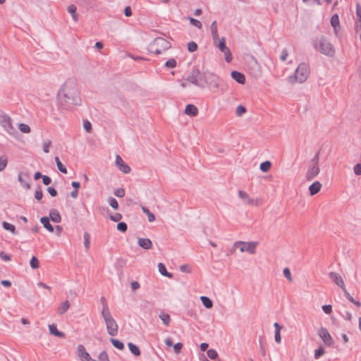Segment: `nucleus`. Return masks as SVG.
<instances>
[{"label":"nucleus","instance_id":"nucleus-1","mask_svg":"<svg viewBox=\"0 0 361 361\" xmlns=\"http://www.w3.org/2000/svg\"><path fill=\"white\" fill-rule=\"evenodd\" d=\"M58 99L61 105H79L81 99L77 84L72 80L66 81L58 92Z\"/></svg>","mask_w":361,"mask_h":361},{"label":"nucleus","instance_id":"nucleus-2","mask_svg":"<svg viewBox=\"0 0 361 361\" xmlns=\"http://www.w3.org/2000/svg\"><path fill=\"white\" fill-rule=\"evenodd\" d=\"M309 75V66L302 62L298 66L294 73L288 77V82L290 84L303 83L307 80Z\"/></svg>","mask_w":361,"mask_h":361},{"label":"nucleus","instance_id":"nucleus-3","mask_svg":"<svg viewBox=\"0 0 361 361\" xmlns=\"http://www.w3.org/2000/svg\"><path fill=\"white\" fill-rule=\"evenodd\" d=\"M171 47L169 41L163 37L155 38L148 46V51L156 55H159L165 52Z\"/></svg>","mask_w":361,"mask_h":361},{"label":"nucleus","instance_id":"nucleus-4","mask_svg":"<svg viewBox=\"0 0 361 361\" xmlns=\"http://www.w3.org/2000/svg\"><path fill=\"white\" fill-rule=\"evenodd\" d=\"M313 47L326 56H331L335 52L333 45L324 37L316 39L313 42Z\"/></svg>","mask_w":361,"mask_h":361},{"label":"nucleus","instance_id":"nucleus-5","mask_svg":"<svg viewBox=\"0 0 361 361\" xmlns=\"http://www.w3.org/2000/svg\"><path fill=\"white\" fill-rule=\"evenodd\" d=\"M106 326L108 334L111 336H115L118 334V326L116 320L112 317L111 313L102 315Z\"/></svg>","mask_w":361,"mask_h":361},{"label":"nucleus","instance_id":"nucleus-6","mask_svg":"<svg viewBox=\"0 0 361 361\" xmlns=\"http://www.w3.org/2000/svg\"><path fill=\"white\" fill-rule=\"evenodd\" d=\"M0 125L10 135H13L16 132L11 117L1 110H0Z\"/></svg>","mask_w":361,"mask_h":361},{"label":"nucleus","instance_id":"nucleus-7","mask_svg":"<svg viewBox=\"0 0 361 361\" xmlns=\"http://www.w3.org/2000/svg\"><path fill=\"white\" fill-rule=\"evenodd\" d=\"M257 245V242L237 241L234 243V247L238 248L241 252H247L250 254H254Z\"/></svg>","mask_w":361,"mask_h":361},{"label":"nucleus","instance_id":"nucleus-8","mask_svg":"<svg viewBox=\"0 0 361 361\" xmlns=\"http://www.w3.org/2000/svg\"><path fill=\"white\" fill-rule=\"evenodd\" d=\"M204 78L205 81L214 92L220 89L222 80L217 75L212 73H208L205 75Z\"/></svg>","mask_w":361,"mask_h":361},{"label":"nucleus","instance_id":"nucleus-9","mask_svg":"<svg viewBox=\"0 0 361 361\" xmlns=\"http://www.w3.org/2000/svg\"><path fill=\"white\" fill-rule=\"evenodd\" d=\"M202 75L200 71L197 68H193L188 76L187 80L197 87H203L204 85L202 82Z\"/></svg>","mask_w":361,"mask_h":361},{"label":"nucleus","instance_id":"nucleus-10","mask_svg":"<svg viewBox=\"0 0 361 361\" xmlns=\"http://www.w3.org/2000/svg\"><path fill=\"white\" fill-rule=\"evenodd\" d=\"M318 335L327 346L330 347L334 345V340L326 328L321 327L318 331Z\"/></svg>","mask_w":361,"mask_h":361},{"label":"nucleus","instance_id":"nucleus-11","mask_svg":"<svg viewBox=\"0 0 361 361\" xmlns=\"http://www.w3.org/2000/svg\"><path fill=\"white\" fill-rule=\"evenodd\" d=\"M238 196L245 204L258 206L259 204L258 199H253L250 197V195L243 190L238 191Z\"/></svg>","mask_w":361,"mask_h":361},{"label":"nucleus","instance_id":"nucleus-12","mask_svg":"<svg viewBox=\"0 0 361 361\" xmlns=\"http://www.w3.org/2000/svg\"><path fill=\"white\" fill-rule=\"evenodd\" d=\"M115 163L121 171L124 173H130V167L123 161V159L119 155H116Z\"/></svg>","mask_w":361,"mask_h":361},{"label":"nucleus","instance_id":"nucleus-13","mask_svg":"<svg viewBox=\"0 0 361 361\" xmlns=\"http://www.w3.org/2000/svg\"><path fill=\"white\" fill-rule=\"evenodd\" d=\"M329 276L338 286L341 289H344L345 283L339 274L331 271L329 274Z\"/></svg>","mask_w":361,"mask_h":361},{"label":"nucleus","instance_id":"nucleus-14","mask_svg":"<svg viewBox=\"0 0 361 361\" xmlns=\"http://www.w3.org/2000/svg\"><path fill=\"white\" fill-rule=\"evenodd\" d=\"M320 169L318 165H312L307 170L306 173V178L307 180H311L314 178L319 173Z\"/></svg>","mask_w":361,"mask_h":361},{"label":"nucleus","instance_id":"nucleus-15","mask_svg":"<svg viewBox=\"0 0 361 361\" xmlns=\"http://www.w3.org/2000/svg\"><path fill=\"white\" fill-rule=\"evenodd\" d=\"M231 75V78L239 84H244L245 82V77L243 73L237 71H233Z\"/></svg>","mask_w":361,"mask_h":361},{"label":"nucleus","instance_id":"nucleus-16","mask_svg":"<svg viewBox=\"0 0 361 361\" xmlns=\"http://www.w3.org/2000/svg\"><path fill=\"white\" fill-rule=\"evenodd\" d=\"M137 244L140 247L145 250H149L152 246V243L150 239L149 238H139L137 241Z\"/></svg>","mask_w":361,"mask_h":361},{"label":"nucleus","instance_id":"nucleus-17","mask_svg":"<svg viewBox=\"0 0 361 361\" xmlns=\"http://www.w3.org/2000/svg\"><path fill=\"white\" fill-rule=\"evenodd\" d=\"M78 355L82 361H85L89 357L90 354L87 352L85 348L82 344L78 346Z\"/></svg>","mask_w":361,"mask_h":361},{"label":"nucleus","instance_id":"nucleus-18","mask_svg":"<svg viewBox=\"0 0 361 361\" xmlns=\"http://www.w3.org/2000/svg\"><path fill=\"white\" fill-rule=\"evenodd\" d=\"M49 219L54 223H59L61 221V215L56 209H51L50 210Z\"/></svg>","mask_w":361,"mask_h":361},{"label":"nucleus","instance_id":"nucleus-19","mask_svg":"<svg viewBox=\"0 0 361 361\" xmlns=\"http://www.w3.org/2000/svg\"><path fill=\"white\" fill-rule=\"evenodd\" d=\"M322 184L319 181H315L309 186V191L311 195H314L319 192Z\"/></svg>","mask_w":361,"mask_h":361},{"label":"nucleus","instance_id":"nucleus-20","mask_svg":"<svg viewBox=\"0 0 361 361\" xmlns=\"http://www.w3.org/2000/svg\"><path fill=\"white\" fill-rule=\"evenodd\" d=\"M49 330L51 334L59 338H63L65 336V334L63 332L58 330L56 326L54 324L49 325Z\"/></svg>","mask_w":361,"mask_h":361},{"label":"nucleus","instance_id":"nucleus-21","mask_svg":"<svg viewBox=\"0 0 361 361\" xmlns=\"http://www.w3.org/2000/svg\"><path fill=\"white\" fill-rule=\"evenodd\" d=\"M185 113L189 116H196L198 113L197 108L191 104H187L185 109Z\"/></svg>","mask_w":361,"mask_h":361},{"label":"nucleus","instance_id":"nucleus-22","mask_svg":"<svg viewBox=\"0 0 361 361\" xmlns=\"http://www.w3.org/2000/svg\"><path fill=\"white\" fill-rule=\"evenodd\" d=\"M40 222L42 224L43 226L49 232L54 231V227L50 223V219L47 216H42L40 219Z\"/></svg>","mask_w":361,"mask_h":361},{"label":"nucleus","instance_id":"nucleus-23","mask_svg":"<svg viewBox=\"0 0 361 361\" xmlns=\"http://www.w3.org/2000/svg\"><path fill=\"white\" fill-rule=\"evenodd\" d=\"M158 270L159 273L164 276L168 277L169 279H171L173 277V274L169 272L166 270L165 265L161 262L158 264Z\"/></svg>","mask_w":361,"mask_h":361},{"label":"nucleus","instance_id":"nucleus-24","mask_svg":"<svg viewBox=\"0 0 361 361\" xmlns=\"http://www.w3.org/2000/svg\"><path fill=\"white\" fill-rule=\"evenodd\" d=\"M100 302H101L102 306V311H101L102 315L111 313L110 310H109V306H108V304H107V301H106V298L104 297H103V296L101 297Z\"/></svg>","mask_w":361,"mask_h":361},{"label":"nucleus","instance_id":"nucleus-25","mask_svg":"<svg viewBox=\"0 0 361 361\" xmlns=\"http://www.w3.org/2000/svg\"><path fill=\"white\" fill-rule=\"evenodd\" d=\"M128 346L130 353L135 356H139L140 355V350L139 348L134 343L129 342Z\"/></svg>","mask_w":361,"mask_h":361},{"label":"nucleus","instance_id":"nucleus-26","mask_svg":"<svg viewBox=\"0 0 361 361\" xmlns=\"http://www.w3.org/2000/svg\"><path fill=\"white\" fill-rule=\"evenodd\" d=\"M69 307L70 302H68V300L63 302L58 308V313L59 314H63L68 310Z\"/></svg>","mask_w":361,"mask_h":361},{"label":"nucleus","instance_id":"nucleus-27","mask_svg":"<svg viewBox=\"0 0 361 361\" xmlns=\"http://www.w3.org/2000/svg\"><path fill=\"white\" fill-rule=\"evenodd\" d=\"M200 300L202 305L207 309L212 308L213 306V302L212 300L207 296H201Z\"/></svg>","mask_w":361,"mask_h":361},{"label":"nucleus","instance_id":"nucleus-28","mask_svg":"<svg viewBox=\"0 0 361 361\" xmlns=\"http://www.w3.org/2000/svg\"><path fill=\"white\" fill-rule=\"evenodd\" d=\"M54 159L59 171L62 173L66 174L68 173L67 169L66 166L61 162L59 158L58 157H55Z\"/></svg>","mask_w":361,"mask_h":361},{"label":"nucleus","instance_id":"nucleus-29","mask_svg":"<svg viewBox=\"0 0 361 361\" xmlns=\"http://www.w3.org/2000/svg\"><path fill=\"white\" fill-rule=\"evenodd\" d=\"M2 227L5 230H6V231H9L13 234H16V233L15 226L11 224H10V223H8V222L3 221L2 222Z\"/></svg>","mask_w":361,"mask_h":361},{"label":"nucleus","instance_id":"nucleus-30","mask_svg":"<svg viewBox=\"0 0 361 361\" xmlns=\"http://www.w3.org/2000/svg\"><path fill=\"white\" fill-rule=\"evenodd\" d=\"M159 318L161 319V320L162 321L163 324L166 326H168L169 325L170 322H171V317H170V315L168 313L162 312L159 315Z\"/></svg>","mask_w":361,"mask_h":361},{"label":"nucleus","instance_id":"nucleus-31","mask_svg":"<svg viewBox=\"0 0 361 361\" xmlns=\"http://www.w3.org/2000/svg\"><path fill=\"white\" fill-rule=\"evenodd\" d=\"M331 25L336 30L338 27L340 25L339 23V17L337 14H334L331 18Z\"/></svg>","mask_w":361,"mask_h":361},{"label":"nucleus","instance_id":"nucleus-32","mask_svg":"<svg viewBox=\"0 0 361 361\" xmlns=\"http://www.w3.org/2000/svg\"><path fill=\"white\" fill-rule=\"evenodd\" d=\"M215 45L219 49V50L221 52L224 51L228 49V47L226 45V39L224 37H221Z\"/></svg>","mask_w":361,"mask_h":361},{"label":"nucleus","instance_id":"nucleus-33","mask_svg":"<svg viewBox=\"0 0 361 361\" xmlns=\"http://www.w3.org/2000/svg\"><path fill=\"white\" fill-rule=\"evenodd\" d=\"M110 341L116 348L118 350H123L124 348V344L122 341L116 338H111Z\"/></svg>","mask_w":361,"mask_h":361},{"label":"nucleus","instance_id":"nucleus-34","mask_svg":"<svg viewBox=\"0 0 361 361\" xmlns=\"http://www.w3.org/2000/svg\"><path fill=\"white\" fill-rule=\"evenodd\" d=\"M271 166V163L269 161H265L260 164L259 169L262 172H267Z\"/></svg>","mask_w":361,"mask_h":361},{"label":"nucleus","instance_id":"nucleus-35","mask_svg":"<svg viewBox=\"0 0 361 361\" xmlns=\"http://www.w3.org/2000/svg\"><path fill=\"white\" fill-rule=\"evenodd\" d=\"M142 211L147 216V219L149 222H153L155 221V216L154 214L150 212V211L147 207H142Z\"/></svg>","mask_w":361,"mask_h":361},{"label":"nucleus","instance_id":"nucleus-36","mask_svg":"<svg viewBox=\"0 0 361 361\" xmlns=\"http://www.w3.org/2000/svg\"><path fill=\"white\" fill-rule=\"evenodd\" d=\"M207 355L211 360H216L219 356L217 351L214 349H209Z\"/></svg>","mask_w":361,"mask_h":361},{"label":"nucleus","instance_id":"nucleus-37","mask_svg":"<svg viewBox=\"0 0 361 361\" xmlns=\"http://www.w3.org/2000/svg\"><path fill=\"white\" fill-rule=\"evenodd\" d=\"M108 202L109 205L114 209H118L119 207L118 201L114 197H109L108 200Z\"/></svg>","mask_w":361,"mask_h":361},{"label":"nucleus","instance_id":"nucleus-38","mask_svg":"<svg viewBox=\"0 0 361 361\" xmlns=\"http://www.w3.org/2000/svg\"><path fill=\"white\" fill-rule=\"evenodd\" d=\"M188 19L191 25L199 29L202 28V24L199 20H197L192 17H189Z\"/></svg>","mask_w":361,"mask_h":361},{"label":"nucleus","instance_id":"nucleus-39","mask_svg":"<svg viewBox=\"0 0 361 361\" xmlns=\"http://www.w3.org/2000/svg\"><path fill=\"white\" fill-rule=\"evenodd\" d=\"M177 66V62L175 59H170L165 63V66L169 68H173Z\"/></svg>","mask_w":361,"mask_h":361},{"label":"nucleus","instance_id":"nucleus-40","mask_svg":"<svg viewBox=\"0 0 361 361\" xmlns=\"http://www.w3.org/2000/svg\"><path fill=\"white\" fill-rule=\"evenodd\" d=\"M84 245L86 250H88L90 245V235L88 233L85 232L83 235Z\"/></svg>","mask_w":361,"mask_h":361},{"label":"nucleus","instance_id":"nucleus-41","mask_svg":"<svg viewBox=\"0 0 361 361\" xmlns=\"http://www.w3.org/2000/svg\"><path fill=\"white\" fill-rule=\"evenodd\" d=\"M18 128L23 133H29L30 132V127L25 123H20Z\"/></svg>","mask_w":361,"mask_h":361},{"label":"nucleus","instance_id":"nucleus-42","mask_svg":"<svg viewBox=\"0 0 361 361\" xmlns=\"http://www.w3.org/2000/svg\"><path fill=\"white\" fill-rule=\"evenodd\" d=\"M116 228L118 231H119L122 233H124L128 229V225L126 223H125L123 221L118 222V224H117Z\"/></svg>","mask_w":361,"mask_h":361},{"label":"nucleus","instance_id":"nucleus-43","mask_svg":"<svg viewBox=\"0 0 361 361\" xmlns=\"http://www.w3.org/2000/svg\"><path fill=\"white\" fill-rule=\"evenodd\" d=\"M325 353L324 348L323 347H319V348L316 349L314 350V358L319 359L320 357H322Z\"/></svg>","mask_w":361,"mask_h":361},{"label":"nucleus","instance_id":"nucleus-44","mask_svg":"<svg viewBox=\"0 0 361 361\" xmlns=\"http://www.w3.org/2000/svg\"><path fill=\"white\" fill-rule=\"evenodd\" d=\"M7 163L8 159L6 157L2 156L0 157V172L6 168Z\"/></svg>","mask_w":361,"mask_h":361},{"label":"nucleus","instance_id":"nucleus-45","mask_svg":"<svg viewBox=\"0 0 361 361\" xmlns=\"http://www.w3.org/2000/svg\"><path fill=\"white\" fill-rule=\"evenodd\" d=\"M246 112V108L243 105H238L235 109V114L238 116H242Z\"/></svg>","mask_w":361,"mask_h":361},{"label":"nucleus","instance_id":"nucleus-46","mask_svg":"<svg viewBox=\"0 0 361 361\" xmlns=\"http://www.w3.org/2000/svg\"><path fill=\"white\" fill-rule=\"evenodd\" d=\"M122 218L123 216L120 213H116L109 216V219L114 222H119Z\"/></svg>","mask_w":361,"mask_h":361},{"label":"nucleus","instance_id":"nucleus-47","mask_svg":"<svg viewBox=\"0 0 361 361\" xmlns=\"http://www.w3.org/2000/svg\"><path fill=\"white\" fill-rule=\"evenodd\" d=\"M30 264L32 269H37L39 267L38 259L36 257L33 256L30 259Z\"/></svg>","mask_w":361,"mask_h":361},{"label":"nucleus","instance_id":"nucleus-48","mask_svg":"<svg viewBox=\"0 0 361 361\" xmlns=\"http://www.w3.org/2000/svg\"><path fill=\"white\" fill-rule=\"evenodd\" d=\"M42 197H43V193H42L41 187L39 185L35 192V198L37 201H40L42 199Z\"/></svg>","mask_w":361,"mask_h":361},{"label":"nucleus","instance_id":"nucleus-49","mask_svg":"<svg viewBox=\"0 0 361 361\" xmlns=\"http://www.w3.org/2000/svg\"><path fill=\"white\" fill-rule=\"evenodd\" d=\"M197 49V44L195 42H190L188 44V50L190 52H194Z\"/></svg>","mask_w":361,"mask_h":361},{"label":"nucleus","instance_id":"nucleus-50","mask_svg":"<svg viewBox=\"0 0 361 361\" xmlns=\"http://www.w3.org/2000/svg\"><path fill=\"white\" fill-rule=\"evenodd\" d=\"M98 358V361H109V356L104 350L99 353Z\"/></svg>","mask_w":361,"mask_h":361},{"label":"nucleus","instance_id":"nucleus-51","mask_svg":"<svg viewBox=\"0 0 361 361\" xmlns=\"http://www.w3.org/2000/svg\"><path fill=\"white\" fill-rule=\"evenodd\" d=\"M222 52L224 54L226 61L228 63L231 62L232 60V55L230 49L228 48L226 50Z\"/></svg>","mask_w":361,"mask_h":361},{"label":"nucleus","instance_id":"nucleus-52","mask_svg":"<svg viewBox=\"0 0 361 361\" xmlns=\"http://www.w3.org/2000/svg\"><path fill=\"white\" fill-rule=\"evenodd\" d=\"M114 195H116L118 197H123L125 196V190L123 188H120L114 190Z\"/></svg>","mask_w":361,"mask_h":361},{"label":"nucleus","instance_id":"nucleus-53","mask_svg":"<svg viewBox=\"0 0 361 361\" xmlns=\"http://www.w3.org/2000/svg\"><path fill=\"white\" fill-rule=\"evenodd\" d=\"M0 258L4 262H9L11 260V255L5 253L3 251L0 252Z\"/></svg>","mask_w":361,"mask_h":361},{"label":"nucleus","instance_id":"nucleus-54","mask_svg":"<svg viewBox=\"0 0 361 361\" xmlns=\"http://www.w3.org/2000/svg\"><path fill=\"white\" fill-rule=\"evenodd\" d=\"M283 275L289 281H293V279H292V276H291V273H290V269L286 267L283 269Z\"/></svg>","mask_w":361,"mask_h":361},{"label":"nucleus","instance_id":"nucleus-55","mask_svg":"<svg viewBox=\"0 0 361 361\" xmlns=\"http://www.w3.org/2000/svg\"><path fill=\"white\" fill-rule=\"evenodd\" d=\"M18 180L20 183L23 184L25 189L27 190L30 188V184L29 183L25 182L20 175L18 176Z\"/></svg>","mask_w":361,"mask_h":361},{"label":"nucleus","instance_id":"nucleus-56","mask_svg":"<svg viewBox=\"0 0 361 361\" xmlns=\"http://www.w3.org/2000/svg\"><path fill=\"white\" fill-rule=\"evenodd\" d=\"M353 171L355 175L360 176L361 175V164L358 163L357 164L354 168Z\"/></svg>","mask_w":361,"mask_h":361},{"label":"nucleus","instance_id":"nucleus-57","mask_svg":"<svg viewBox=\"0 0 361 361\" xmlns=\"http://www.w3.org/2000/svg\"><path fill=\"white\" fill-rule=\"evenodd\" d=\"M322 310L326 313V314H330L332 311V307L331 305H324L322 307Z\"/></svg>","mask_w":361,"mask_h":361},{"label":"nucleus","instance_id":"nucleus-58","mask_svg":"<svg viewBox=\"0 0 361 361\" xmlns=\"http://www.w3.org/2000/svg\"><path fill=\"white\" fill-rule=\"evenodd\" d=\"M42 179V183L45 185H49L51 183V178L49 176H47V175H44Z\"/></svg>","mask_w":361,"mask_h":361},{"label":"nucleus","instance_id":"nucleus-59","mask_svg":"<svg viewBox=\"0 0 361 361\" xmlns=\"http://www.w3.org/2000/svg\"><path fill=\"white\" fill-rule=\"evenodd\" d=\"M67 10H68V13H71L72 16L73 14H74V15L75 14L77 8L74 4H71L68 6Z\"/></svg>","mask_w":361,"mask_h":361},{"label":"nucleus","instance_id":"nucleus-60","mask_svg":"<svg viewBox=\"0 0 361 361\" xmlns=\"http://www.w3.org/2000/svg\"><path fill=\"white\" fill-rule=\"evenodd\" d=\"M183 348V343L178 342L173 345V350L176 353H179L181 348Z\"/></svg>","mask_w":361,"mask_h":361},{"label":"nucleus","instance_id":"nucleus-61","mask_svg":"<svg viewBox=\"0 0 361 361\" xmlns=\"http://www.w3.org/2000/svg\"><path fill=\"white\" fill-rule=\"evenodd\" d=\"M47 192L51 197H56L57 195V191L53 187H49L47 188Z\"/></svg>","mask_w":361,"mask_h":361},{"label":"nucleus","instance_id":"nucleus-62","mask_svg":"<svg viewBox=\"0 0 361 361\" xmlns=\"http://www.w3.org/2000/svg\"><path fill=\"white\" fill-rule=\"evenodd\" d=\"M50 145H51V141H47L43 143V151L45 153H48L49 152Z\"/></svg>","mask_w":361,"mask_h":361},{"label":"nucleus","instance_id":"nucleus-63","mask_svg":"<svg viewBox=\"0 0 361 361\" xmlns=\"http://www.w3.org/2000/svg\"><path fill=\"white\" fill-rule=\"evenodd\" d=\"M356 16H357V20H358L359 23H360V25H361V7L358 4L356 6Z\"/></svg>","mask_w":361,"mask_h":361},{"label":"nucleus","instance_id":"nucleus-64","mask_svg":"<svg viewBox=\"0 0 361 361\" xmlns=\"http://www.w3.org/2000/svg\"><path fill=\"white\" fill-rule=\"evenodd\" d=\"M83 128L86 131H90L92 128L91 123L87 120L85 121L83 123Z\"/></svg>","mask_w":361,"mask_h":361}]
</instances>
